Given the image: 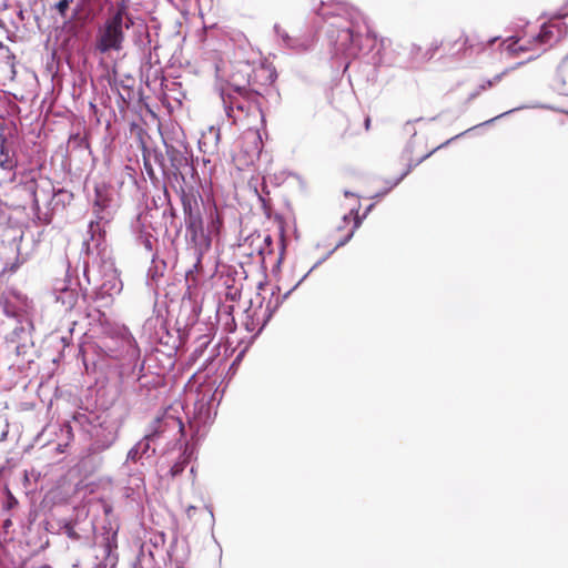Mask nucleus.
Wrapping results in <instances>:
<instances>
[{
	"label": "nucleus",
	"mask_w": 568,
	"mask_h": 568,
	"mask_svg": "<svg viewBox=\"0 0 568 568\" xmlns=\"http://www.w3.org/2000/svg\"><path fill=\"white\" fill-rule=\"evenodd\" d=\"M320 14L324 19L336 16L341 20L332 23L338 29L335 40L336 51L347 55H357L362 50L363 37L371 33L365 17L344 2L323 3Z\"/></svg>",
	"instance_id": "obj_1"
},
{
	"label": "nucleus",
	"mask_w": 568,
	"mask_h": 568,
	"mask_svg": "<svg viewBox=\"0 0 568 568\" xmlns=\"http://www.w3.org/2000/svg\"><path fill=\"white\" fill-rule=\"evenodd\" d=\"M251 67L246 63H240L235 67L224 84L220 87V95L224 104L226 115L237 121L239 116L234 114V109L237 111H250L251 104L248 99L251 92L248 87Z\"/></svg>",
	"instance_id": "obj_2"
},
{
	"label": "nucleus",
	"mask_w": 568,
	"mask_h": 568,
	"mask_svg": "<svg viewBox=\"0 0 568 568\" xmlns=\"http://www.w3.org/2000/svg\"><path fill=\"white\" fill-rule=\"evenodd\" d=\"M133 26L126 1H120L114 11L98 30L95 48L101 53L120 51L123 48L124 30Z\"/></svg>",
	"instance_id": "obj_3"
},
{
	"label": "nucleus",
	"mask_w": 568,
	"mask_h": 568,
	"mask_svg": "<svg viewBox=\"0 0 568 568\" xmlns=\"http://www.w3.org/2000/svg\"><path fill=\"white\" fill-rule=\"evenodd\" d=\"M183 432L181 419L172 414L164 413L158 417L151 425L150 432L145 435L150 443L164 438L168 442H176Z\"/></svg>",
	"instance_id": "obj_4"
},
{
	"label": "nucleus",
	"mask_w": 568,
	"mask_h": 568,
	"mask_svg": "<svg viewBox=\"0 0 568 568\" xmlns=\"http://www.w3.org/2000/svg\"><path fill=\"white\" fill-rule=\"evenodd\" d=\"M185 226L186 235L189 236L190 242L194 245V248L200 260L202 255L206 253L211 247L212 240L210 237V234L203 226L201 215L192 211H190V213L185 217Z\"/></svg>",
	"instance_id": "obj_5"
},
{
	"label": "nucleus",
	"mask_w": 568,
	"mask_h": 568,
	"mask_svg": "<svg viewBox=\"0 0 568 568\" xmlns=\"http://www.w3.org/2000/svg\"><path fill=\"white\" fill-rule=\"evenodd\" d=\"M55 301L62 305L64 311H71L78 303L79 290L77 284L61 280L54 285Z\"/></svg>",
	"instance_id": "obj_6"
},
{
	"label": "nucleus",
	"mask_w": 568,
	"mask_h": 568,
	"mask_svg": "<svg viewBox=\"0 0 568 568\" xmlns=\"http://www.w3.org/2000/svg\"><path fill=\"white\" fill-rule=\"evenodd\" d=\"M274 29L281 40V44L296 53L305 52L314 45V36L292 37L277 24Z\"/></svg>",
	"instance_id": "obj_7"
},
{
	"label": "nucleus",
	"mask_w": 568,
	"mask_h": 568,
	"mask_svg": "<svg viewBox=\"0 0 568 568\" xmlns=\"http://www.w3.org/2000/svg\"><path fill=\"white\" fill-rule=\"evenodd\" d=\"M116 545L108 538L103 544L95 547V558L98 564L92 568H115L118 564V555L115 552Z\"/></svg>",
	"instance_id": "obj_8"
},
{
	"label": "nucleus",
	"mask_w": 568,
	"mask_h": 568,
	"mask_svg": "<svg viewBox=\"0 0 568 568\" xmlns=\"http://www.w3.org/2000/svg\"><path fill=\"white\" fill-rule=\"evenodd\" d=\"M243 141V152L246 155L245 163H253L256 159H258L260 153L263 149V142L258 131L256 130H247L244 132L242 136Z\"/></svg>",
	"instance_id": "obj_9"
},
{
	"label": "nucleus",
	"mask_w": 568,
	"mask_h": 568,
	"mask_svg": "<svg viewBox=\"0 0 568 568\" xmlns=\"http://www.w3.org/2000/svg\"><path fill=\"white\" fill-rule=\"evenodd\" d=\"M103 282L100 285L102 295L113 296L122 291V282L112 263H105Z\"/></svg>",
	"instance_id": "obj_10"
},
{
	"label": "nucleus",
	"mask_w": 568,
	"mask_h": 568,
	"mask_svg": "<svg viewBox=\"0 0 568 568\" xmlns=\"http://www.w3.org/2000/svg\"><path fill=\"white\" fill-rule=\"evenodd\" d=\"M452 42V40L434 41L432 42L430 47L425 51H423L420 47L414 44L412 45V53L417 62H426L430 60L437 52V50L443 45L448 47V51H454L453 47H450Z\"/></svg>",
	"instance_id": "obj_11"
},
{
	"label": "nucleus",
	"mask_w": 568,
	"mask_h": 568,
	"mask_svg": "<svg viewBox=\"0 0 568 568\" xmlns=\"http://www.w3.org/2000/svg\"><path fill=\"white\" fill-rule=\"evenodd\" d=\"M559 30L554 23H546L540 28V31L534 37V43L529 47L520 45V50H528L530 48H537V45H544L550 43L557 38Z\"/></svg>",
	"instance_id": "obj_12"
},
{
	"label": "nucleus",
	"mask_w": 568,
	"mask_h": 568,
	"mask_svg": "<svg viewBox=\"0 0 568 568\" xmlns=\"http://www.w3.org/2000/svg\"><path fill=\"white\" fill-rule=\"evenodd\" d=\"M222 225L221 217L217 213L215 206L211 207L207 212V224L206 232L210 234V237L217 235L220 233V229Z\"/></svg>",
	"instance_id": "obj_13"
},
{
	"label": "nucleus",
	"mask_w": 568,
	"mask_h": 568,
	"mask_svg": "<svg viewBox=\"0 0 568 568\" xmlns=\"http://www.w3.org/2000/svg\"><path fill=\"white\" fill-rule=\"evenodd\" d=\"M150 449V440L144 437L138 444H135L128 453L126 459L135 462L143 454H145Z\"/></svg>",
	"instance_id": "obj_14"
},
{
	"label": "nucleus",
	"mask_w": 568,
	"mask_h": 568,
	"mask_svg": "<svg viewBox=\"0 0 568 568\" xmlns=\"http://www.w3.org/2000/svg\"><path fill=\"white\" fill-rule=\"evenodd\" d=\"M353 213L357 214V210L352 209V210H351V212H349V214L344 216V220H345V221H348V219H351V216L353 215ZM353 220H354V225H353V229H352L351 233L347 235V237H346L344 241H342L341 243H338V245H337V246L344 245V244H345V243H346V242H347V241L353 236V234H354L355 230H356L357 227H359V225H361V219H359L357 215H355V216L353 217Z\"/></svg>",
	"instance_id": "obj_15"
},
{
	"label": "nucleus",
	"mask_w": 568,
	"mask_h": 568,
	"mask_svg": "<svg viewBox=\"0 0 568 568\" xmlns=\"http://www.w3.org/2000/svg\"><path fill=\"white\" fill-rule=\"evenodd\" d=\"M455 44H459V48L455 51L456 53L465 54L468 49H471L474 45L469 43V39L465 34H460L457 40L454 42Z\"/></svg>",
	"instance_id": "obj_16"
},
{
	"label": "nucleus",
	"mask_w": 568,
	"mask_h": 568,
	"mask_svg": "<svg viewBox=\"0 0 568 568\" xmlns=\"http://www.w3.org/2000/svg\"><path fill=\"white\" fill-rule=\"evenodd\" d=\"M256 77H263L266 78L268 83H273L275 81V73L265 67H261L256 70Z\"/></svg>",
	"instance_id": "obj_17"
},
{
	"label": "nucleus",
	"mask_w": 568,
	"mask_h": 568,
	"mask_svg": "<svg viewBox=\"0 0 568 568\" xmlns=\"http://www.w3.org/2000/svg\"><path fill=\"white\" fill-rule=\"evenodd\" d=\"M526 108H541V109H548L549 106L545 105V104H540V103H534V104H530V105H521V106H518V108H515L513 110H509V111H506L504 113H501L500 115L496 116L495 119H498L500 116H504V115H507L514 111H517V110H523V109H526Z\"/></svg>",
	"instance_id": "obj_18"
},
{
	"label": "nucleus",
	"mask_w": 568,
	"mask_h": 568,
	"mask_svg": "<svg viewBox=\"0 0 568 568\" xmlns=\"http://www.w3.org/2000/svg\"><path fill=\"white\" fill-rule=\"evenodd\" d=\"M69 4H70V0H60V1L55 4V8H57V10H58L62 16H64V14H65L67 9L69 8Z\"/></svg>",
	"instance_id": "obj_19"
},
{
	"label": "nucleus",
	"mask_w": 568,
	"mask_h": 568,
	"mask_svg": "<svg viewBox=\"0 0 568 568\" xmlns=\"http://www.w3.org/2000/svg\"><path fill=\"white\" fill-rule=\"evenodd\" d=\"M0 166L6 170H11L13 168L12 163L10 161H0Z\"/></svg>",
	"instance_id": "obj_20"
},
{
	"label": "nucleus",
	"mask_w": 568,
	"mask_h": 568,
	"mask_svg": "<svg viewBox=\"0 0 568 568\" xmlns=\"http://www.w3.org/2000/svg\"><path fill=\"white\" fill-rule=\"evenodd\" d=\"M193 510H195V507H194V506H189V507L186 508V514H187V516H190V517H191V515H192V511H193Z\"/></svg>",
	"instance_id": "obj_21"
},
{
	"label": "nucleus",
	"mask_w": 568,
	"mask_h": 568,
	"mask_svg": "<svg viewBox=\"0 0 568 568\" xmlns=\"http://www.w3.org/2000/svg\"><path fill=\"white\" fill-rule=\"evenodd\" d=\"M369 123H371L369 119H366V121H365V126H366V129H368V128H369Z\"/></svg>",
	"instance_id": "obj_22"
},
{
	"label": "nucleus",
	"mask_w": 568,
	"mask_h": 568,
	"mask_svg": "<svg viewBox=\"0 0 568 568\" xmlns=\"http://www.w3.org/2000/svg\"><path fill=\"white\" fill-rule=\"evenodd\" d=\"M404 175H405V173H404V174H402V176H400L399 179H397V180H396V182L394 183V185H396L397 183H399V181L403 179V176H404Z\"/></svg>",
	"instance_id": "obj_23"
},
{
	"label": "nucleus",
	"mask_w": 568,
	"mask_h": 568,
	"mask_svg": "<svg viewBox=\"0 0 568 568\" xmlns=\"http://www.w3.org/2000/svg\"><path fill=\"white\" fill-rule=\"evenodd\" d=\"M497 38H493L488 41V44H493L496 41Z\"/></svg>",
	"instance_id": "obj_24"
},
{
	"label": "nucleus",
	"mask_w": 568,
	"mask_h": 568,
	"mask_svg": "<svg viewBox=\"0 0 568 568\" xmlns=\"http://www.w3.org/2000/svg\"><path fill=\"white\" fill-rule=\"evenodd\" d=\"M264 241H265V242H270V241H271V237H270V236H265Z\"/></svg>",
	"instance_id": "obj_25"
}]
</instances>
